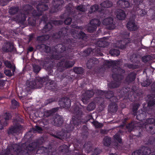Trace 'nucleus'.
<instances>
[{
  "instance_id": "nucleus-47",
  "label": "nucleus",
  "mask_w": 155,
  "mask_h": 155,
  "mask_svg": "<svg viewBox=\"0 0 155 155\" xmlns=\"http://www.w3.org/2000/svg\"><path fill=\"white\" fill-rule=\"evenodd\" d=\"M84 148L87 151V153H89L92 149V144L90 142L88 141L85 142L83 145Z\"/></svg>"
},
{
  "instance_id": "nucleus-31",
  "label": "nucleus",
  "mask_w": 155,
  "mask_h": 155,
  "mask_svg": "<svg viewBox=\"0 0 155 155\" xmlns=\"http://www.w3.org/2000/svg\"><path fill=\"white\" fill-rule=\"evenodd\" d=\"M104 64L107 66L110 67L111 66H113L112 68V71L113 72V68L114 69L116 68L120 67H118L117 65H119L120 63L118 61H109V60H105L104 61Z\"/></svg>"
},
{
  "instance_id": "nucleus-53",
  "label": "nucleus",
  "mask_w": 155,
  "mask_h": 155,
  "mask_svg": "<svg viewBox=\"0 0 155 155\" xmlns=\"http://www.w3.org/2000/svg\"><path fill=\"white\" fill-rule=\"evenodd\" d=\"M145 126L147 125L151 126L155 125V119L153 118H150L147 119L145 122Z\"/></svg>"
},
{
  "instance_id": "nucleus-33",
  "label": "nucleus",
  "mask_w": 155,
  "mask_h": 155,
  "mask_svg": "<svg viewBox=\"0 0 155 155\" xmlns=\"http://www.w3.org/2000/svg\"><path fill=\"white\" fill-rule=\"evenodd\" d=\"M127 27L129 30L131 31H135L138 29L134 20H130L127 24Z\"/></svg>"
},
{
  "instance_id": "nucleus-60",
  "label": "nucleus",
  "mask_w": 155,
  "mask_h": 155,
  "mask_svg": "<svg viewBox=\"0 0 155 155\" xmlns=\"http://www.w3.org/2000/svg\"><path fill=\"white\" fill-rule=\"evenodd\" d=\"M109 53L112 56H117L119 55L120 51L118 49H113L110 50Z\"/></svg>"
},
{
  "instance_id": "nucleus-27",
  "label": "nucleus",
  "mask_w": 155,
  "mask_h": 155,
  "mask_svg": "<svg viewBox=\"0 0 155 155\" xmlns=\"http://www.w3.org/2000/svg\"><path fill=\"white\" fill-rule=\"evenodd\" d=\"M137 74L134 71L129 73L125 78V81L127 84H130L134 81L136 77Z\"/></svg>"
},
{
  "instance_id": "nucleus-50",
  "label": "nucleus",
  "mask_w": 155,
  "mask_h": 155,
  "mask_svg": "<svg viewBox=\"0 0 155 155\" xmlns=\"http://www.w3.org/2000/svg\"><path fill=\"white\" fill-rule=\"evenodd\" d=\"M61 78H62V81H66L64 84V86L66 85L69 82H72L73 80L72 78L70 76H64L63 75H61Z\"/></svg>"
},
{
  "instance_id": "nucleus-32",
  "label": "nucleus",
  "mask_w": 155,
  "mask_h": 155,
  "mask_svg": "<svg viewBox=\"0 0 155 155\" xmlns=\"http://www.w3.org/2000/svg\"><path fill=\"white\" fill-rule=\"evenodd\" d=\"M143 110H141L139 111L138 114H137L136 118L137 119L140 121H142L143 120H145L147 117V112L145 110L144 106L143 107Z\"/></svg>"
},
{
  "instance_id": "nucleus-56",
  "label": "nucleus",
  "mask_w": 155,
  "mask_h": 155,
  "mask_svg": "<svg viewBox=\"0 0 155 155\" xmlns=\"http://www.w3.org/2000/svg\"><path fill=\"white\" fill-rule=\"evenodd\" d=\"M19 10V8L18 7L13 6L11 8L9 9V12L12 15H14L17 13Z\"/></svg>"
},
{
  "instance_id": "nucleus-58",
  "label": "nucleus",
  "mask_w": 155,
  "mask_h": 155,
  "mask_svg": "<svg viewBox=\"0 0 155 155\" xmlns=\"http://www.w3.org/2000/svg\"><path fill=\"white\" fill-rule=\"evenodd\" d=\"M76 8L78 11L82 12H84L87 10L86 7L83 5H81L78 6L76 7Z\"/></svg>"
},
{
  "instance_id": "nucleus-21",
  "label": "nucleus",
  "mask_w": 155,
  "mask_h": 155,
  "mask_svg": "<svg viewBox=\"0 0 155 155\" xmlns=\"http://www.w3.org/2000/svg\"><path fill=\"white\" fill-rule=\"evenodd\" d=\"M154 104H155V99L153 98L149 100L147 103V106L144 107L145 110L146 111L147 114L154 117L155 116V114L154 113V110L152 108H150V107L153 106Z\"/></svg>"
},
{
  "instance_id": "nucleus-41",
  "label": "nucleus",
  "mask_w": 155,
  "mask_h": 155,
  "mask_svg": "<svg viewBox=\"0 0 155 155\" xmlns=\"http://www.w3.org/2000/svg\"><path fill=\"white\" fill-rule=\"evenodd\" d=\"M140 106V104L139 103H134L132 108V111L131 112V113L134 117L137 115L138 109Z\"/></svg>"
},
{
  "instance_id": "nucleus-48",
  "label": "nucleus",
  "mask_w": 155,
  "mask_h": 155,
  "mask_svg": "<svg viewBox=\"0 0 155 155\" xmlns=\"http://www.w3.org/2000/svg\"><path fill=\"white\" fill-rule=\"evenodd\" d=\"M73 70L74 72L77 74H82L84 72V69L81 67H74Z\"/></svg>"
},
{
  "instance_id": "nucleus-45",
  "label": "nucleus",
  "mask_w": 155,
  "mask_h": 155,
  "mask_svg": "<svg viewBox=\"0 0 155 155\" xmlns=\"http://www.w3.org/2000/svg\"><path fill=\"white\" fill-rule=\"evenodd\" d=\"M140 150L143 155H148L151 152L150 148L144 146Z\"/></svg>"
},
{
  "instance_id": "nucleus-22",
  "label": "nucleus",
  "mask_w": 155,
  "mask_h": 155,
  "mask_svg": "<svg viewBox=\"0 0 155 155\" xmlns=\"http://www.w3.org/2000/svg\"><path fill=\"white\" fill-rule=\"evenodd\" d=\"M58 107L53 108L51 110H44V111L41 112V114L40 113L39 115L40 117H50L54 113L57 112L59 110Z\"/></svg>"
},
{
  "instance_id": "nucleus-38",
  "label": "nucleus",
  "mask_w": 155,
  "mask_h": 155,
  "mask_svg": "<svg viewBox=\"0 0 155 155\" xmlns=\"http://www.w3.org/2000/svg\"><path fill=\"white\" fill-rule=\"evenodd\" d=\"M126 17V14L125 12L120 9H118L117 15V18L119 20H123L125 19Z\"/></svg>"
},
{
  "instance_id": "nucleus-44",
  "label": "nucleus",
  "mask_w": 155,
  "mask_h": 155,
  "mask_svg": "<svg viewBox=\"0 0 155 155\" xmlns=\"http://www.w3.org/2000/svg\"><path fill=\"white\" fill-rule=\"evenodd\" d=\"M146 143L147 145L152 146L153 148L154 149H155V137L153 136L149 137Z\"/></svg>"
},
{
  "instance_id": "nucleus-3",
  "label": "nucleus",
  "mask_w": 155,
  "mask_h": 155,
  "mask_svg": "<svg viewBox=\"0 0 155 155\" xmlns=\"http://www.w3.org/2000/svg\"><path fill=\"white\" fill-rule=\"evenodd\" d=\"M68 30L65 28H61L58 32L54 33L52 36V38L58 42L61 43L58 44L56 46L55 50L58 51V49L60 47L58 46L59 45L61 44L66 48L71 46V47H75L78 45V44L75 40L69 38L67 34Z\"/></svg>"
},
{
  "instance_id": "nucleus-64",
  "label": "nucleus",
  "mask_w": 155,
  "mask_h": 155,
  "mask_svg": "<svg viewBox=\"0 0 155 155\" xmlns=\"http://www.w3.org/2000/svg\"><path fill=\"white\" fill-rule=\"evenodd\" d=\"M62 148H63V149H61V152L63 153L64 154H68L69 150V147L66 145H63L62 147Z\"/></svg>"
},
{
  "instance_id": "nucleus-37",
  "label": "nucleus",
  "mask_w": 155,
  "mask_h": 155,
  "mask_svg": "<svg viewBox=\"0 0 155 155\" xmlns=\"http://www.w3.org/2000/svg\"><path fill=\"white\" fill-rule=\"evenodd\" d=\"M37 47L39 49L44 50V52L46 53H50L51 51V47L44 44H39Z\"/></svg>"
},
{
  "instance_id": "nucleus-43",
  "label": "nucleus",
  "mask_w": 155,
  "mask_h": 155,
  "mask_svg": "<svg viewBox=\"0 0 155 155\" xmlns=\"http://www.w3.org/2000/svg\"><path fill=\"white\" fill-rule=\"evenodd\" d=\"M145 128L148 133L153 134H155V125L153 126L147 125L145 126Z\"/></svg>"
},
{
  "instance_id": "nucleus-57",
  "label": "nucleus",
  "mask_w": 155,
  "mask_h": 155,
  "mask_svg": "<svg viewBox=\"0 0 155 155\" xmlns=\"http://www.w3.org/2000/svg\"><path fill=\"white\" fill-rule=\"evenodd\" d=\"M11 102V107L13 109L18 108L19 106V103L15 99L12 100Z\"/></svg>"
},
{
  "instance_id": "nucleus-54",
  "label": "nucleus",
  "mask_w": 155,
  "mask_h": 155,
  "mask_svg": "<svg viewBox=\"0 0 155 155\" xmlns=\"http://www.w3.org/2000/svg\"><path fill=\"white\" fill-rule=\"evenodd\" d=\"M90 25H96L97 27V26H99L101 24V22L100 20L97 18H94L92 19L90 21Z\"/></svg>"
},
{
  "instance_id": "nucleus-16",
  "label": "nucleus",
  "mask_w": 155,
  "mask_h": 155,
  "mask_svg": "<svg viewBox=\"0 0 155 155\" xmlns=\"http://www.w3.org/2000/svg\"><path fill=\"white\" fill-rule=\"evenodd\" d=\"M105 91L101 90H97L95 91V94L98 96L94 98V101L96 103L100 105L103 104L104 101V98L105 96Z\"/></svg>"
},
{
  "instance_id": "nucleus-39",
  "label": "nucleus",
  "mask_w": 155,
  "mask_h": 155,
  "mask_svg": "<svg viewBox=\"0 0 155 155\" xmlns=\"http://www.w3.org/2000/svg\"><path fill=\"white\" fill-rule=\"evenodd\" d=\"M12 117V115L11 113L9 112H6L4 113L3 115V118L5 120V121L4 123V125L6 126L7 125L8 120L11 119Z\"/></svg>"
},
{
  "instance_id": "nucleus-23",
  "label": "nucleus",
  "mask_w": 155,
  "mask_h": 155,
  "mask_svg": "<svg viewBox=\"0 0 155 155\" xmlns=\"http://www.w3.org/2000/svg\"><path fill=\"white\" fill-rule=\"evenodd\" d=\"M126 128L130 131H131L135 129H139V130H140L139 132L138 135H137V136L140 137L142 130L141 128L138 126L137 124H136L135 121L131 122L130 123H129L126 125Z\"/></svg>"
},
{
  "instance_id": "nucleus-40",
  "label": "nucleus",
  "mask_w": 155,
  "mask_h": 155,
  "mask_svg": "<svg viewBox=\"0 0 155 155\" xmlns=\"http://www.w3.org/2000/svg\"><path fill=\"white\" fill-rule=\"evenodd\" d=\"M109 45V43L105 40L101 39L97 41V46L104 48L107 46Z\"/></svg>"
},
{
  "instance_id": "nucleus-34",
  "label": "nucleus",
  "mask_w": 155,
  "mask_h": 155,
  "mask_svg": "<svg viewBox=\"0 0 155 155\" xmlns=\"http://www.w3.org/2000/svg\"><path fill=\"white\" fill-rule=\"evenodd\" d=\"M118 109L117 104L116 103H111L108 105V111L111 114L116 113Z\"/></svg>"
},
{
  "instance_id": "nucleus-11",
  "label": "nucleus",
  "mask_w": 155,
  "mask_h": 155,
  "mask_svg": "<svg viewBox=\"0 0 155 155\" xmlns=\"http://www.w3.org/2000/svg\"><path fill=\"white\" fill-rule=\"evenodd\" d=\"M32 8V7L30 5H26L24 8L25 14L20 13L18 14L15 18L16 21L19 22L23 23L26 20V15L29 13Z\"/></svg>"
},
{
  "instance_id": "nucleus-63",
  "label": "nucleus",
  "mask_w": 155,
  "mask_h": 155,
  "mask_svg": "<svg viewBox=\"0 0 155 155\" xmlns=\"http://www.w3.org/2000/svg\"><path fill=\"white\" fill-rule=\"evenodd\" d=\"M97 27L96 25H90L87 28V31L90 33H92L95 31L97 29Z\"/></svg>"
},
{
  "instance_id": "nucleus-19",
  "label": "nucleus",
  "mask_w": 155,
  "mask_h": 155,
  "mask_svg": "<svg viewBox=\"0 0 155 155\" xmlns=\"http://www.w3.org/2000/svg\"><path fill=\"white\" fill-rule=\"evenodd\" d=\"M50 122L53 123L55 126L58 127L61 126L63 123V117L59 115H56L51 118Z\"/></svg>"
},
{
  "instance_id": "nucleus-28",
  "label": "nucleus",
  "mask_w": 155,
  "mask_h": 155,
  "mask_svg": "<svg viewBox=\"0 0 155 155\" xmlns=\"http://www.w3.org/2000/svg\"><path fill=\"white\" fill-rule=\"evenodd\" d=\"M130 88L129 87H123L119 92L120 97H122L124 96L127 97L128 98L130 99Z\"/></svg>"
},
{
  "instance_id": "nucleus-30",
  "label": "nucleus",
  "mask_w": 155,
  "mask_h": 155,
  "mask_svg": "<svg viewBox=\"0 0 155 155\" xmlns=\"http://www.w3.org/2000/svg\"><path fill=\"white\" fill-rule=\"evenodd\" d=\"M72 35L74 39H78L85 40L87 38L86 34L82 31H81L79 33H77L73 31L72 33Z\"/></svg>"
},
{
  "instance_id": "nucleus-62",
  "label": "nucleus",
  "mask_w": 155,
  "mask_h": 155,
  "mask_svg": "<svg viewBox=\"0 0 155 155\" xmlns=\"http://www.w3.org/2000/svg\"><path fill=\"white\" fill-rule=\"evenodd\" d=\"M114 95V93L113 91H105V97L108 99H110L112 96Z\"/></svg>"
},
{
  "instance_id": "nucleus-26",
  "label": "nucleus",
  "mask_w": 155,
  "mask_h": 155,
  "mask_svg": "<svg viewBox=\"0 0 155 155\" xmlns=\"http://www.w3.org/2000/svg\"><path fill=\"white\" fill-rule=\"evenodd\" d=\"M128 38H125L121 40H119L117 42V44L118 48L121 50L125 49L129 43Z\"/></svg>"
},
{
  "instance_id": "nucleus-46",
  "label": "nucleus",
  "mask_w": 155,
  "mask_h": 155,
  "mask_svg": "<svg viewBox=\"0 0 155 155\" xmlns=\"http://www.w3.org/2000/svg\"><path fill=\"white\" fill-rule=\"evenodd\" d=\"M4 63L6 67L12 69L13 73L15 71L16 68L15 66L12 65L10 61H4Z\"/></svg>"
},
{
  "instance_id": "nucleus-59",
  "label": "nucleus",
  "mask_w": 155,
  "mask_h": 155,
  "mask_svg": "<svg viewBox=\"0 0 155 155\" xmlns=\"http://www.w3.org/2000/svg\"><path fill=\"white\" fill-rule=\"evenodd\" d=\"M143 3H144L146 7V5H148L149 6H152L155 4V0H142Z\"/></svg>"
},
{
  "instance_id": "nucleus-42",
  "label": "nucleus",
  "mask_w": 155,
  "mask_h": 155,
  "mask_svg": "<svg viewBox=\"0 0 155 155\" xmlns=\"http://www.w3.org/2000/svg\"><path fill=\"white\" fill-rule=\"evenodd\" d=\"M113 4L112 2L109 0H106L100 4V5L102 8H109L112 6Z\"/></svg>"
},
{
  "instance_id": "nucleus-17",
  "label": "nucleus",
  "mask_w": 155,
  "mask_h": 155,
  "mask_svg": "<svg viewBox=\"0 0 155 155\" xmlns=\"http://www.w3.org/2000/svg\"><path fill=\"white\" fill-rule=\"evenodd\" d=\"M23 127L21 125H16L11 126L7 130V133L9 135H18L21 133Z\"/></svg>"
},
{
  "instance_id": "nucleus-20",
  "label": "nucleus",
  "mask_w": 155,
  "mask_h": 155,
  "mask_svg": "<svg viewBox=\"0 0 155 155\" xmlns=\"http://www.w3.org/2000/svg\"><path fill=\"white\" fill-rule=\"evenodd\" d=\"M2 49L3 52L7 53L13 51L15 48L12 43L7 41L3 44Z\"/></svg>"
},
{
  "instance_id": "nucleus-12",
  "label": "nucleus",
  "mask_w": 155,
  "mask_h": 155,
  "mask_svg": "<svg viewBox=\"0 0 155 155\" xmlns=\"http://www.w3.org/2000/svg\"><path fill=\"white\" fill-rule=\"evenodd\" d=\"M64 21L61 20H52L48 23L41 30L43 33H46L50 31L52 28V25L58 26L63 24Z\"/></svg>"
},
{
  "instance_id": "nucleus-14",
  "label": "nucleus",
  "mask_w": 155,
  "mask_h": 155,
  "mask_svg": "<svg viewBox=\"0 0 155 155\" xmlns=\"http://www.w3.org/2000/svg\"><path fill=\"white\" fill-rule=\"evenodd\" d=\"M40 83L44 84V83L46 82V84L49 83V87L48 89L53 91H55L57 89L56 84L55 81L53 80H50L49 78V76L46 75L45 77L41 78L39 81Z\"/></svg>"
},
{
  "instance_id": "nucleus-36",
  "label": "nucleus",
  "mask_w": 155,
  "mask_h": 155,
  "mask_svg": "<svg viewBox=\"0 0 155 155\" xmlns=\"http://www.w3.org/2000/svg\"><path fill=\"white\" fill-rule=\"evenodd\" d=\"M99 8V5L97 4H95L91 5L90 7V9L89 10L87 13L88 16L90 17L91 16V15L94 12L97 11Z\"/></svg>"
},
{
  "instance_id": "nucleus-5",
  "label": "nucleus",
  "mask_w": 155,
  "mask_h": 155,
  "mask_svg": "<svg viewBox=\"0 0 155 155\" xmlns=\"http://www.w3.org/2000/svg\"><path fill=\"white\" fill-rule=\"evenodd\" d=\"M112 78L114 81L111 82L109 85L110 88H114L118 87L120 84V81L124 78V76L121 74L122 71L125 72L124 70H122L120 67H117L114 69L113 68Z\"/></svg>"
},
{
  "instance_id": "nucleus-55",
  "label": "nucleus",
  "mask_w": 155,
  "mask_h": 155,
  "mask_svg": "<svg viewBox=\"0 0 155 155\" xmlns=\"http://www.w3.org/2000/svg\"><path fill=\"white\" fill-rule=\"evenodd\" d=\"M111 138L107 136L105 137L103 139L104 144L106 146H110L111 143Z\"/></svg>"
},
{
  "instance_id": "nucleus-9",
  "label": "nucleus",
  "mask_w": 155,
  "mask_h": 155,
  "mask_svg": "<svg viewBox=\"0 0 155 155\" xmlns=\"http://www.w3.org/2000/svg\"><path fill=\"white\" fill-rule=\"evenodd\" d=\"M81 136L83 139H80L77 138L75 137L72 140L74 145H75L78 147L82 144L85 140L87 138L88 135V132L87 131V127L86 125H83L81 128Z\"/></svg>"
},
{
  "instance_id": "nucleus-61",
  "label": "nucleus",
  "mask_w": 155,
  "mask_h": 155,
  "mask_svg": "<svg viewBox=\"0 0 155 155\" xmlns=\"http://www.w3.org/2000/svg\"><path fill=\"white\" fill-rule=\"evenodd\" d=\"M125 66L130 69H134L139 68V66L137 64H134L130 63H126Z\"/></svg>"
},
{
  "instance_id": "nucleus-10",
  "label": "nucleus",
  "mask_w": 155,
  "mask_h": 155,
  "mask_svg": "<svg viewBox=\"0 0 155 155\" xmlns=\"http://www.w3.org/2000/svg\"><path fill=\"white\" fill-rule=\"evenodd\" d=\"M71 7L69 6H67L66 7V9L65 11V13L68 16L71 15L73 18H71V17H68L65 19L64 22L65 25H70L72 20V19L74 20V21L76 22L79 20L80 17H78V15L75 14L74 12H73V11H71Z\"/></svg>"
},
{
  "instance_id": "nucleus-13",
  "label": "nucleus",
  "mask_w": 155,
  "mask_h": 155,
  "mask_svg": "<svg viewBox=\"0 0 155 155\" xmlns=\"http://www.w3.org/2000/svg\"><path fill=\"white\" fill-rule=\"evenodd\" d=\"M38 11L33 10L32 12V15L34 16H39L43 14V12L45 11L48 9L47 5L44 3H39L36 6Z\"/></svg>"
},
{
  "instance_id": "nucleus-1",
  "label": "nucleus",
  "mask_w": 155,
  "mask_h": 155,
  "mask_svg": "<svg viewBox=\"0 0 155 155\" xmlns=\"http://www.w3.org/2000/svg\"><path fill=\"white\" fill-rule=\"evenodd\" d=\"M42 142L41 140L39 139L34 140L23 149L21 146L18 144H13L2 150L1 155H9L12 152L17 155H31L34 154L38 148L36 153H41L45 155H48L50 152L48 148L43 146L39 147V146L42 144Z\"/></svg>"
},
{
  "instance_id": "nucleus-18",
  "label": "nucleus",
  "mask_w": 155,
  "mask_h": 155,
  "mask_svg": "<svg viewBox=\"0 0 155 155\" xmlns=\"http://www.w3.org/2000/svg\"><path fill=\"white\" fill-rule=\"evenodd\" d=\"M58 103L61 107L65 109H68L71 106V101L68 98L64 97L60 99Z\"/></svg>"
},
{
  "instance_id": "nucleus-49",
  "label": "nucleus",
  "mask_w": 155,
  "mask_h": 155,
  "mask_svg": "<svg viewBox=\"0 0 155 155\" xmlns=\"http://www.w3.org/2000/svg\"><path fill=\"white\" fill-rule=\"evenodd\" d=\"M29 17L28 19V23L32 26H35L36 24V19L35 18V16Z\"/></svg>"
},
{
  "instance_id": "nucleus-29",
  "label": "nucleus",
  "mask_w": 155,
  "mask_h": 155,
  "mask_svg": "<svg viewBox=\"0 0 155 155\" xmlns=\"http://www.w3.org/2000/svg\"><path fill=\"white\" fill-rule=\"evenodd\" d=\"M98 63L99 61L97 58H91L87 61V67L88 69H91L94 67L96 66Z\"/></svg>"
},
{
  "instance_id": "nucleus-25",
  "label": "nucleus",
  "mask_w": 155,
  "mask_h": 155,
  "mask_svg": "<svg viewBox=\"0 0 155 155\" xmlns=\"http://www.w3.org/2000/svg\"><path fill=\"white\" fill-rule=\"evenodd\" d=\"M95 94V91L93 90H89L86 91L82 95L81 100L84 104L86 103L89 98L93 97Z\"/></svg>"
},
{
  "instance_id": "nucleus-35",
  "label": "nucleus",
  "mask_w": 155,
  "mask_h": 155,
  "mask_svg": "<svg viewBox=\"0 0 155 155\" xmlns=\"http://www.w3.org/2000/svg\"><path fill=\"white\" fill-rule=\"evenodd\" d=\"M36 81L35 80L32 81H29L28 80L26 83V87L28 88V90H30L31 89H34L37 88Z\"/></svg>"
},
{
  "instance_id": "nucleus-52",
  "label": "nucleus",
  "mask_w": 155,
  "mask_h": 155,
  "mask_svg": "<svg viewBox=\"0 0 155 155\" xmlns=\"http://www.w3.org/2000/svg\"><path fill=\"white\" fill-rule=\"evenodd\" d=\"M56 101V100L54 97L48 99L44 101V103L42 104V106L43 107H45L48 104H51L52 102Z\"/></svg>"
},
{
  "instance_id": "nucleus-15",
  "label": "nucleus",
  "mask_w": 155,
  "mask_h": 155,
  "mask_svg": "<svg viewBox=\"0 0 155 155\" xmlns=\"http://www.w3.org/2000/svg\"><path fill=\"white\" fill-rule=\"evenodd\" d=\"M64 2L63 0H53L52 2V5L51 8L49 12L53 13L60 10Z\"/></svg>"
},
{
  "instance_id": "nucleus-4",
  "label": "nucleus",
  "mask_w": 155,
  "mask_h": 155,
  "mask_svg": "<svg viewBox=\"0 0 155 155\" xmlns=\"http://www.w3.org/2000/svg\"><path fill=\"white\" fill-rule=\"evenodd\" d=\"M71 110L75 114L72 117V124L75 126L77 129H79L82 124H86L89 120L93 119L91 114H84L79 106L76 104L72 107Z\"/></svg>"
},
{
  "instance_id": "nucleus-24",
  "label": "nucleus",
  "mask_w": 155,
  "mask_h": 155,
  "mask_svg": "<svg viewBox=\"0 0 155 155\" xmlns=\"http://www.w3.org/2000/svg\"><path fill=\"white\" fill-rule=\"evenodd\" d=\"M104 25L107 26L109 29H113L115 27V25L113 23V19L111 17H109L104 19L102 21Z\"/></svg>"
},
{
  "instance_id": "nucleus-7",
  "label": "nucleus",
  "mask_w": 155,
  "mask_h": 155,
  "mask_svg": "<svg viewBox=\"0 0 155 155\" xmlns=\"http://www.w3.org/2000/svg\"><path fill=\"white\" fill-rule=\"evenodd\" d=\"M131 2H134L133 10L137 12L138 15L143 17L146 14V12L142 8H145V5L144 3H143L142 0H131Z\"/></svg>"
},
{
  "instance_id": "nucleus-8",
  "label": "nucleus",
  "mask_w": 155,
  "mask_h": 155,
  "mask_svg": "<svg viewBox=\"0 0 155 155\" xmlns=\"http://www.w3.org/2000/svg\"><path fill=\"white\" fill-rule=\"evenodd\" d=\"M62 56L61 54H52L51 55V58L47 57L42 59L40 64L43 67L49 68L53 63V59L59 60Z\"/></svg>"
},
{
  "instance_id": "nucleus-2",
  "label": "nucleus",
  "mask_w": 155,
  "mask_h": 155,
  "mask_svg": "<svg viewBox=\"0 0 155 155\" xmlns=\"http://www.w3.org/2000/svg\"><path fill=\"white\" fill-rule=\"evenodd\" d=\"M60 47L58 49V54H61L62 56L60 58H62L57 64L58 70L61 72L63 71L65 69L70 68L73 67L75 63L74 61H70L72 59L74 56V50L76 48V47H71L67 48L63 46L62 45H59L58 46Z\"/></svg>"
},
{
  "instance_id": "nucleus-6",
  "label": "nucleus",
  "mask_w": 155,
  "mask_h": 155,
  "mask_svg": "<svg viewBox=\"0 0 155 155\" xmlns=\"http://www.w3.org/2000/svg\"><path fill=\"white\" fill-rule=\"evenodd\" d=\"M68 126V128H66V133L62 131H58L56 132L55 134V133L54 134L52 133L51 134V135L54 137L59 139H70L71 135L70 133H72V132H74V133L76 135H77L78 133V129H77L75 126H74V125L72 124Z\"/></svg>"
},
{
  "instance_id": "nucleus-51",
  "label": "nucleus",
  "mask_w": 155,
  "mask_h": 155,
  "mask_svg": "<svg viewBox=\"0 0 155 155\" xmlns=\"http://www.w3.org/2000/svg\"><path fill=\"white\" fill-rule=\"evenodd\" d=\"M89 120L94 124L96 128H101L103 126V125L102 124L99 123L97 121H94L93 118V119H91L89 120Z\"/></svg>"
}]
</instances>
